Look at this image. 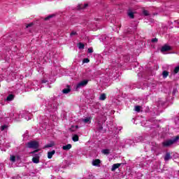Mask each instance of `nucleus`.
Masks as SVG:
<instances>
[{
    "label": "nucleus",
    "instance_id": "8",
    "mask_svg": "<svg viewBox=\"0 0 179 179\" xmlns=\"http://www.w3.org/2000/svg\"><path fill=\"white\" fill-rule=\"evenodd\" d=\"M126 33L127 34H134L135 33V28L133 27L128 28Z\"/></svg>",
    "mask_w": 179,
    "mask_h": 179
},
{
    "label": "nucleus",
    "instance_id": "37",
    "mask_svg": "<svg viewBox=\"0 0 179 179\" xmlns=\"http://www.w3.org/2000/svg\"><path fill=\"white\" fill-rule=\"evenodd\" d=\"M76 129H78V128H79V126H76Z\"/></svg>",
    "mask_w": 179,
    "mask_h": 179
},
{
    "label": "nucleus",
    "instance_id": "24",
    "mask_svg": "<svg viewBox=\"0 0 179 179\" xmlns=\"http://www.w3.org/2000/svg\"><path fill=\"white\" fill-rule=\"evenodd\" d=\"M141 108H142V106H135V111H136L137 113H141Z\"/></svg>",
    "mask_w": 179,
    "mask_h": 179
},
{
    "label": "nucleus",
    "instance_id": "23",
    "mask_svg": "<svg viewBox=\"0 0 179 179\" xmlns=\"http://www.w3.org/2000/svg\"><path fill=\"white\" fill-rule=\"evenodd\" d=\"M102 153L103 155H110V150L109 149H104V150H102Z\"/></svg>",
    "mask_w": 179,
    "mask_h": 179
},
{
    "label": "nucleus",
    "instance_id": "32",
    "mask_svg": "<svg viewBox=\"0 0 179 179\" xmlns=\"http://www.w3.org/2000/svg\"><path fill=\"white\" fill-rule=\"evenodd\" d=\"M6 128H8V126L3 125L1 127V131H5V129H6Z\"/></svg>",
    "mask_w": 179,
    "mask_h": 179
},
{
    "label": "nucleus",
    "instance_id": "33",
    "mask_svg": "<svg viewBox=\"0 0 179 179\" xmlns=\"http://www.w3.org/2000/svg\"><path fill=\"white\" fill-rule=\"evenodd\" d=\"M159 41V39L157 38H154L151 40V43H157Z\"/></svg>",
    "mask_w": 179,
    "mask_h": 179
},
{
    "label": "nucleus",
    "instance_id": "39",
    "mask_svg": "<svg viewBox=\"0 0 179 179\" xmlns=\"http://www.w3.org/2000/svg\"><path fill=\"white\" fill-rule=\"evenodd\" d=\"M0 87H1V85H0Z\"/></svg>",
    "mask_w": 179,
    "mask_h": 179
},
{
    "label": "nucleus",
    "instance_id": "38",
    "mask_svg": "<svg viewBox=\"0 0 179 179\" xmlns=\"http://www.w3.org/2000/svg\"><path fill=\"white\" fill-rule=\"evenodd\" d=\"M136 2H139V1H138V0H136Z\"/></svg>",
    "mask_w": 179,
    "mask_h": 179
},
{
    "label": "nucleus",
    "instance_id": "18",
    "mask_svg": "<svg viewBox=\"0 0 179 179\" xmlns=\"http://www.w3.org/2000/svg\"><path fill=\"white\" fill-rule=\"evenodd\" d=\"M52 17H55V14H51V15H48V17L44 18V20H45V21L50 20V19H52Z\"/></svg>",
    "mask_w": 179,
    "mask_h": 179
},
{
    "label": "nucleus",
    "instance_id": "21",
    "mask_svg": "<svg viewBox=\"0 0 179 179\" xmlns=\"http://www.w3.org/2000/svg\"><path fill=\"white\" fill-rule=\"evenodd\" d=\"M107 99L106 94H101L99 96V100L104 101Z\"/></svg>",
    "mask_w": 179,
    "mask_h": 179
},
{
    "label": "nucleus",
    "instance_id": "31",
    "mask_svg": "<svg viewBox=\"0 0 179 179\" xmlns=\"http://www.w3.org/2000/svg\"><path fill=\"white\" fill-rule=\"evenodd\" d=\"M90 121V117H86L85 119H83V122H85V124H87Z\"/></svg>",
    "mask_w": 179,
    "mask_h": 179
},
{
    "label": "nucleus",
    "instance_id": "14",
    "mask_svg": "<svg viewBox=\"0 0 179 179\" xmlns=\"http://www.w3.org/2000/svg\"><path fill=\"white\" fill-rule=\"evenodd\" d=\"M170 159H171V154H170L169 152H167L164 157V160L165 162H169Z\"/></svg>",
    "mask_w": 179,
    "mask_h": 179
},
{
    "label": "nucleus",
    "instance_id": "27",
    "mask_svg": "<svg viewBox=\"0 0 179 179\" xmlns=\"http://www.w3.org/2000/svg\"><path fill=\"white\" fill-rule=\"evenodd\" d=\"M10 160L11 162H16V157H15V155L10 156Z\"/></svg>",
    "mask_w": 179,
    "mask_h": 179
},
{
    "label": "nucleus",
    "instance_id": "26",
    "mask_svg": "<svg viewBox=\"0 0 179 179\" xmlns=\"http://www.w3.org/2000/svg\"><path fill=\"white\" fill-rule=\"evenodd\" d=\"M83 64H89V62H90V59H89V58H85L83 60Z\"/></svg>",
    "mask_w": 179,
    "mask_h": 179
},
{
    "label": "nucleus",
    "instance_id": "12",
    "mask_svg": "<svg viewBox=\"0 0 179 179\" xmlns=\"http://www.w3.org/2000/svg\"><path fill=\"white\" fill-rule=\"evenodd\" d=\"M87 6H89L88 3H85V4H79L78 6V9H86V8H87Z\"/></svg>",
    "mask_w": 179,
    "mask_h": 179
},
{
    "label": "nucleus",
    "instance_id": "9",
    "mask_svg": "<svg viewBox=\"0 0 179 179\" xmlns=\"http://www.w3.org/2000/svg\"><path fill=\"white\" fill-rule=\"evenodd\" d=\"M68 88H65L62 90V93H64V94H68V93H71V86L67 85Z\"/></svg>",
    "mask_w": 179,
    "mask_h": 179
},
{
    "label": "nucleus",
    "instance_id": "34",
    "mask_svg": "<svg viewBox=\"0 0 179 179\" xmlns=\"http://www.w3.org/2000/svg\"><path fill=\"white\" fill-rule=\"evenodd\" d=\"M88 52H89L90 54H92V53L93 52V48H88Z\"/></svg>",
    "mask_w": 179,
    "mask_h": 179
},
{
    "label": "nucleus",
    "instance_id": "1",
    "mask_svg": "<svg viewBox=\"0 0 179 179\" xmlns=\"http://www.w3.org/2000/svg\"><path fill=\"white\" fill-rule=\"evenodd\" d=\"M179 139V136H176L173 138V139L171 140H166L162 143V146L164 148H169L171 146V145H174L177 141Z\"/></svg>",
    "mask_w": 179,
    "mask_h": 179
},
{
    "label": "nucleus",
    "instance_id": "11",
    "mask_svg": "<svg viewBox=\"0 0 179 179\" xmlns=\"http://www.w3.org/2000/svg\"><path fill=\"white\" fill-rule=\"evenodd\" d=\"M62 149L63 150H70V149H72V145L67 144L66 145H63Z\"/></svg>",
    "mask_w": 179,
    "mask_h": 179
},
{
    "label": "nucleus",
    "instance_id": "29",
    "mask_svg": "<svg viewBox=\"0 0 179 179\" xmlns=\"http://www.w3.org/2000/svg\"><path fill=\"white\" fill-rule=\"evenodd\" d=\"M40 150L38 148V149H35V150L29 152L30 155H34V153H37L38 152H39Z\"/></svg>",
    "mask_w": 179,
    "mask_h": 179
},
{
    "label": "nucleus",
    "instance_id": "6",
    "mask_svg": "<svg viewBox=\"0 0 179 179\" xmlns=\"http://www.w3.org/2000/svg\"><path fill=\"white\" fill-rule=\"evenodd\" d=\"M101 163V161L99 159H96L92 161V166H95L96 167H100V164Z\"/></svg>",
    "mask_w": 179,
    "mask_h": 179
},
{
    "label": "nucleus",
    "instance_id": "19",
    "mask_svg": "<svg viewBox=\"0 0 179 179\" xmlns=\"http://www.w3.org/2000/svg\"><path fill=\"white\" fill-rule=\"evenodd\" d=\"M55 143H54V141H51L50 143L45 145V148H52V146H55Z\"/></svg>",
    "mask_w": 179,
    "mask_h": 179
},
{
    "label": "nucleus",
    "instance_id": "20",
    "mask_svg": "<svg viewBox=\"0 0 179 179\" xmlns=\"http://www.w3.org/2000/svg\"><path fill=\"white\" fill-rule=\"evenodd\" d=\"M72 140H73V142H78L79 141V136H78L77 134H75L72 137Z\"/></svg>",
    "mask_w": 179,
    "mask_h": 179
},
{
    "label": "nucleus",
    "instance_id": "13",
    "mask_svg": "<svg viewBox=\"0 0 179 179\" xmlns=\"http://www.w3.org/2000/svg\"><path fill=\"white\" fill-rule=\"evenodd\" d=\"M55 155V150H52L51 152H48V159H52V156Z\"/></svg>",
    "mask_w": 179,
    "mask_h": 179
},
{
    "label": "nucleus",
    "instance_id": "5",
    "mask_svg": "<svg viewBox=\"0 0 179 179\" xmlns=\"http://www.w3.org/2000/svg\"><path fill=\"white\" fill-rule=\"evenodd\" d=\"M170 50H171V47H170L167 45H165L162 47L161 52H166L167 51H170Z\"/></svg>",
    "mask_w": 179,
    "mask_h": 179
},
{
    "label": "nucleus",
    "instance_id": "17",
    "mask_svg": "<svg viewBox=\"0 0 179 179\" xmlns=\"http://www.w3.org/2000/svg\"><path fill=\"white\" fill-rule=\"evenodd\" d=\"M142 13L143 16H150V13L148 10L143 9Z\"/></svg>",
    "mask_w": 179,
    "mask_h": 179
},
{
    "label": "nucleus",
    "instance_id": "4",
    "mask_svg": "<svg viewBox=\"0 0 179 179\" xmlns=\"http://www.w3.org/2000/svg\"><path fill=\"white\" fill-rule=\"evenodd\" d=\"M34 156L35 157L32 158V162L35 164H38V163H40V155H38V154H36Z\"/></svg>",
    "mask_w": 179,
    "mask_h": 179
},
{
    "label": "nucleus",
    "instance_id": "2",
    "mask_svg": "<svg viewBox=\"0 0 179 179\" xmlns=\"http://www.w3.org/2000/svg\"><path fill=\"white\" fill-rule=\"evenodd\" d=\"M26 147L28 149H38L40 148V143L38 141H31L26 144Z\"/></svg>",
    "mask_w": 179,
    "mask_h": 179
},
{
    "label": "nucleus",
    "instance_id": "15",
    "mask_svg": "<svg viewBox=\"0 0 179 179\" xmlns=\"http://www.w3.org/2000/svg\"><path fill=\"white\" fill-rule=\"evenodd\" d=\"M14 99H15V95L10 94L7 96L6 100H7V101H12V100H13Z\"/></svg>",
    "mask_w": 179,
    "mask_h": 179
},
{
    "label": "nucleus",
    "instance_id": "22",
    "mask_svg": "<svg viewBox=\"0 0 179 179\" xmlns=\"http://www.w3.org/2000/svg\"><path fill=\"white\" fill-rule=\"evenodd\" d=\"M78 47L79 50H83L85 48V44L80 42L78 44Z\"/></svg>",
    "mask_w": 179,
    "mask_h": 179
},
{
    "label": "nucleus",
    "instance_id": "3",
    "mask_svg": "<svg viewBox=\"0 0 179 179\" xmlns=\"http://www.w3.org/2000/svg\"><path fill=\"white\" fill-rule=\"evenodd\" d=\"M87 83H89V81L87 80H84L81 82H80L78 84H77L76 89V90H78V89H80V87H85V86H86V85H87Z\"/></svg>",
    "mask_w": 179,
    "mask_h": 179
},
{
    "label": "nucleus",
    "instance_id": "28",
    "mask_svg": "<svg viewBox=\"0 0 179 179\" xmlns=\"http://www.w3.org/2000/svg\"><path fill=\"white\" fill-rule=\"evenodd\" d=\"M72 36H78V32L75 31H71V33L70 34V36L72 37Z\"/></svg>",
    "mask_w": 179,
    "mask_h": 179
},
{
    "label": "nucleus",
    "instance_id": "36",
    "mask_svg": "<svg viewBox=\"0 0 179 179\" xmlns=\"http://www.w3.org/2000/svg\"><path fill=\"white\" fill-rule=\"evenodd\" d=\"M152 15H153V16H156L157 15V13H154Z\"/></svg>",
    "mask_w": 179,
    "mask_h": 179
},
{
    "label": "nucleus",
    "instance_id": "16",
    "mask_svg": "<svg viewBox=\"0 0 179 179\" xmlns=\"http://www.w3.org/2000/svg\"><path fill=\"white\" fill-rule=\"evenodd\" d=\"M96 129L100 131H103V124L101 122H98V124L96 125Z\"/></svg>",
    "mask_w": 179,
    "mask_h": 179
},
{
    "label": "nucleus",
    "instance_id": "30",
    "mask_svg": "<svg viewBox=\"0 0 179 179\" xmlns=\"http://www.w3.org/2000/svg\"><path fill=\"white\" fill-rule=\"evenodd\" d=\"M174 73H178L179 72V66H176L173 70Z\"/></svg>",
    "mask_w": 179,
    "mask_h": 179
},
{
    "label": "nucleus",
    "instance_id": "7",
    "mask_svg": "<svg viewBox=\"0 0 179 179\" xmlns=\"http://www.w3.org/2000/svg\"><path fill=\"white\" fill-rule=\"evenodd\" d=\"M127 15L129 17H130V19H134V17H135V13L132 12V10H131V8L128 10Z\"/></svg>",
    "mask_w": 179,
    "mask_h": 179
},
{
    "label": "nucleus",
    "instance_id": "10",
    "mask_svg": "<svg viewBox=\"0 0 179 179\" xmlns=\"http://www.w3.org/2000/svg\"><path fill=\"white\" fill-rule=\"evenodd\" d=\"M121 166V164H114L112 166L111 171H115L117 169Z\"/></svg>",
    "mask_w": 179,
    "mask_h": 179
},
{
    "label": "nucleus",
    "instance_id": "25",
    "mask_svg": "<svg viewBox=\"0 0 179 179\" xmlns=\"http://www.w3.org/2000/svg\"><path fill=\"white\" fill-rule=\"evenodd\" d=\"M162 76H163V78H167V76H169V71H164L162 72Z\"/></svg>",
    "mask_w": 179,
    "mask_h": 179
},
{
    "label": "nucleus",
    "instance_id": "35",
    "mask_svg": "<svg viewBox=\"0 0 179 179\" xmlns=\"http://www.w3.org/2000/svg\"><path fill=\"white\" fill-rule=\"evenodd\" d=\"M31 26H33V22L27 24V29H28V27H31Z\"/></svg>",
    "mask_w": 179,
    "mask_h": 179
}]
</instances>
